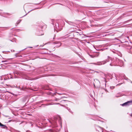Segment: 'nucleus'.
<instances>
[{
  "label": "nucleus",
  "mask_w": 132,
  "mask_h": 132,
  "mask_svg": "<svg viewBox=\"0 0 132 132\" xmlns=\"http://www.w3.org/2000/svg\"><path fill=\"white\" fill-rule=\"evenodd\" d=\"M121 62H122V63H123L122 62V61Z\"/></svg>",
  "instance_id": "obj_27"
},
{
  "label": "nucleus",
  "mask_w": 132,
  "mask_h": 132,
  "mask_svg": "<svg viewBox=\"0 0 132 132\" xmlns=\"http://www.w3.org/2000/svg\"><path fill=\"white\" fill-rule=\"evenodd\" d=\"M1 123L0 122V126L1 125Z\"/></svg>",
  "instance_id": "obj_19"
},
{
  "label": "nucleus",
  "mask_w": 132,
  "mask_h": 132,
  "mask_svg": "<svg viewBox=\"0 0 132 132\" xmlns=\"http://www.w3.org/2000/svg\"><path fill=\"white\" fill-rule=\"evenodd\" d=\"M30 48H32V47H30Z\"/></svg>",
  "instance_id": "obj_26"
},
{
  "label": "nucleus",
  "mask_w": 132,
  "mask_h": 132,
  "mask_svg": "<svg viewBox=\"0 0 132 132\" xmlns=\"http://www.w3.org/2000/svg\"><path fill=\"white\" fill-rule=\"evenodd\" d=\"M116 96L117 97H119V96Z\"/></svg>",
  "instance_id": "obj_22"
},
{
  "label": "nucleus",
  "mask_w": 132,
  "mask_h": 132,
  "mask_svg": "<svg viewBox=\"0 0 132 132\" xmlns=\"http://www.w3.org/2000/svg\"><path fill=\"white\" fill-rule=\"evenodd\" d=\"M57 104H60L59 103H57Z\"/></svg>",
  "instance_id": "obj_23"
},
{
  "label": "nucleus",
  "mask_w": 132,
  "mask_h": 132,
  "mask_svg": "<svg viewBox=\"0 0 132 132\" xmlns=\"http://www.w3.org/2000/svg\"><path fill=\"white\" fill-rule=\"evenodd\" d=\"M60 99H59V98H56V99L55 100L56 101H57L58 100H59Z\"/></svg>",
  "instance_id": "obj_11"
},
{
  "label": "nucleus",
  "mask_w": 132,
  "mask_h": 132,
  "mask_svg": "<svg viewBox=\"0 0 132 132\" xmlns=\"http://www.w3.org/2000/svg\"><path fill=\"white\" fill-rule=\"evenodd\" d=\"M40 127L41 128H42V127Z\"/></svg>",
  "instance_id": "obj_25"
},
{
  "label": "nucleus",
  "mask_w": 132,
  "mask_h": 132,
  "mask_svg": "<svg viewBox=\"0 0 132 132\" xmlns=\"http://www.w3.org/2000/svg\"><path fill=\"white\" fill-rule=\"evenodd\" d=\"M121 84H119L117 85H120Z\"/></svg>",
  "instance_id": "obj_17"
},
{
  "label": "nucleus",
  "mask_w": 132,
  "mask_h": 132,
  "mask_svg": "<svg viewBox=\"0 0 132 132\" xmlns=\"http://www.w3.org/2000/svg\"><path fill=\"white\" fill-rule=\"evenodd\" d=\"M48 131H50V132H53V131L51 129H50L49 130H48Z\"/></svg>",
  "instance_id": "obj_9"
},
{
  "label": "nucleus",
  "mask_w": 132,
  "mask_h": 132,
  "mask_svg": "<svg viewBox=\"0 0 132 132\" xmlns=\"http://www.w3.org/2000/svg\"><path fill=\"white\" fill-rule=\"evenodd\" d=\"M44 35L43 34H39L38 35L39 36H41V35Z\"/></svg>",
  "instance_id": "obj_15"
},
{
  "label": "nucleus",
  "mask_w": 132,
  "mask_h": 132,
  "mask_svg": "<svg viewBox=\"0 0 132 132\" xmlns=\"http://www.w3.org/2000/svg\"><path fill=\"white\" fill-rule=\"evenodd\" d=\"M131 83H132V82H131Z\"/></svg>",
  "instance_id": "obj_28"
},
{
  "label": "nucleus",
  "mask_w": 132,
  "mask_h": 132,
  "mask_svg": "<svg viewBox=\"0 0 132 132\" xmlns=\"http://www.w3.org/2000/svg\"><path fill=\"white\" fill-rule=\"evenodd\" d=\"M96 81L97 82H98L99 83H100V82L97 79H95V80H94V81Z\"/></svg>",
  "instance_id": "obj_7"
},
{
  "label": "nucleus",
  "mask_w": 132,
  "mask_h": 132,
  "mask_svg": "<svg viewBox=\"0 0 132 132\" xmlns=\"http://www.w3.org/2000/svg\"><path fill=\"white\" fill-rule=\"evenodd\" d=\"M7 61L5 60V61H2V63H3V62H6Z\"/></svg>",
  "instance_id": "obj_12"
},
{
  "label": "nucleus",
  "mask_w": 132,
  "mask_h": 132,
  "mask_svg": "<svg viewBox=\"0 0 132 132\" xmlns=\"http://www.w3.org/2000/svg\"><path fill=\"white\" fill-rule=\"evenodd\" d=\"M55 43L57 44V45L55 46V47H59L61 45V43L59 42H56Z\"/></svg>",
  "instance_id": "obj_4"
},
{
  "label": "nucleus",
  "mask_w": 132,
  "mask_h": 132,
  "mask_svg": "<svg viewBox=\"0 0 132 132\" xmlns=\"http://www.w3.org/2000/svg\"><path fill=\"white\" fill-rule=\"evenodd\" d=\"M130 116H132V114H131V115H130Z\"/></svg>",
  "instance_id": "obj_21"
},
{
  "label": "nucleus",
  "mask_w": 132,
  "mask_h": 132,
  "mask_svg": "<svg viewBox=\"0 0 132 132\" xmlns=\"http://www.w3.org/2000/svg\"><path fill=\"white\" fill-rule=\"evenodd\" d=\"M102 132H103V131L102 130Z\"/></svg>",
  "instance_id": "obj_24"
},
{
  "label": "nucleus",
  "mask_w": 132,
  "mask_h": 132,
  "mask_svg": "<svg viewBox=\"0 0 132 132\" xmlns=\"http://www.w3.org/2000/svg\"><path fill=\"white\" fill-rule=\"evenodd\" d=\"M113 88H114V87H113Z\"/></svg>",
  "instance_id": "obj_20"
},
{
  "label": "nucleus",
  "mask_w": 132,
  "mask_h": 132,
  "mask_svg": "<svg viewBox=\"0 0 132 132\" xmlns=\"http://www.w3.org/2000/svg\"><path fill=\"white\" fill-rule=\"evenodd\" d=\"M21 21V20H19L18 21H17V24H18L20 22V21Z\"/></svg>",
  "instance_id": "obj_8"
},
{
  "label": "nucleus",
  "mask_w": 132,
  "mask_h": 132,
  "mask_svg": "<svg viewBox=\"0 0 132 132\" xmlns=\"http://www.w3.org/2000/svg\"><path fill=\"white\" fill-rule=\"evenodd\" d=\"M108 59H110L111 60V58L109 56H108Z\"/></svg>",
  "instance_id": "obj_13"
},
{
  "label": "nucleus",
  "mask_w": 132,
  "mask_h": 132,
  "mask_svg": "<svg viewBox=\"0 0 132 132\" xmlns=\"http://www.w3.org/2000/svg\"><path fill=\"white\" fill-rule=\"evenodd\" d=\"M68 109V110H69V111L70 112H71V113H72V112H71V111H70V109Z\"/></svg>",
  "instance_id": "obj_10"
},
{
  "label": "nucleus",
  "mask_w": 132,
  "mask_h": 132,
  "mask_svg": "<svg viewBox=\"0 0 132 132\" xmlns=\"http://www.w3.org/2000/svg\"><path fill=\"white\" fill-rule=\"evenodd\" d=\"M0 126L2 128L7 129V127L5 125H4L2 123H1V125Z\"/></svg>",
  "instance_id": "obj_5"
},
{
  "label": "nucleus",
  "mask_w": 132,
  "mask_h": 132,
  "mask_svg": "<svg viewBox=\"0 0 132 132\" xmlns=\"http://www.w3.org/2000/svg\"><path fill=\"white\" fill-rule=\"evenodd\" d=\"M109 61L108 60H106L103 61L97 62L96 63H91L96 65H101L104 64L106 63L107 62H108Z\"/></svg>",
  "instance_id": "obj_2"
},
{
  "label": "nucleus",
  "mask_w": 132,
  "mask_h": 132,
  "mask_svg": "<svg viewBox=\"0 0 132 132\" xmlns=\"http://www.w3.org/2000/svg\"><path fill=\"white\" fill-rule=\"evenodd\" d=\"M58 120V123L61 126V118L60 117H58L56 118H55L54 120H53L52 122H50L52 126L53 127H56L57 125L56 124V121Z\"/></svg>",
  "instance_id": "obj_1"
},
{
  "label": "nucleus",
  "mask_w": 132,
  "mask_h": 132,
  "mask_svg": "<svg viewBox=\"0 0 132 132\" xmlns=\"http://www.w3.org/2000/svg\"><path fill=\"white\" fill-rule=\"evenodd\" d=\"M110 65L111 66H112L113 65V64H112V63H110Z\"/></svg>",
  "instance_id": "obj_14"
},
{
  "label": "nucleus",
  "mask_w": 132,
  "mask_h": 132,
  "mask_svg": "<svg viewBox=\"0 0 132 132\" xmlns=\"http://www.w3.org/2000/svg\"><path fill=\"white\" fill-rule=\"evenodd\" d=\"M131 103H132V101H129L122 104L121 105L122 106H126L129 105Z\"/></svg>",
  "instance_id": "obj_3"
},
{
  "label": "nucleus",
  "mask_w": 132,
  "mask_h": 132,
  "mask_svg": "<svg viewBox=\"0 0 132 132\" xmlns=\"http://www.w3.org/2000/svg\"><path fill=\"white\" fill-rule=\"evenodd\" d=\"M65 101H65V100H63V101H62V102H65Z\"/></svg>",
  "instance_id": "obj_16"
},
{
  "label": "nucleus",
  "mask_w": 132,
  "mask_h": 132,
  "mask_svg": "<svg viewBox=\"0 0 132 132\" xmlns=\"http://www.w3.org/2000/svg\"><path fill=\"white\" fill-rule=\"evenodd\" d=\"M132 20V19H131V20H128V21H130V20Z\"/></svg>",
  "instance_id": "obj_18"
},
{
  "label": "nucleus",
  "mask_w": 132,
  "mask_h": 132,
  "mask_svg": "<svg viewBox=\"0 0 132 132\" xmlns=\"http://www.w3.org/2000/svg\"><path fill=\"white\" fill-rule=\"evenodd\" d=\"M96 55H95V56H94V57H97L98 56L99 54L97 53H96ZM91 57L92 58H93L94 57H93L92 56H91Z\"/></svg>",
  "instance_id": "obj_6"
}]
</instances>
